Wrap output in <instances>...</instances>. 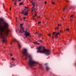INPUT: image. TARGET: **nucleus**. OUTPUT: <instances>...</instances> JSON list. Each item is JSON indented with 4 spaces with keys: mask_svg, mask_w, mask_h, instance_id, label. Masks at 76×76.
I'll return each mask as SVG.
<instances>
[{
    "mask_svg": "<svg viewBox=\"0 0 76 76\" xmlns=\"http://www.w3.org/2000/svg\"><path fill=\"white\" fill-rule=\"evenodd\" d=\"M20 20H22V19H20Z\"/></svg>",
    "mask_w": 76,
    "mask_h": 76,
    "instance_id": "nucleus-44",
    "label": "nucleus"
},
{
    "mask_svg": "<svg viewBox=\"0 0 76 76\" xmlns=\"http://www.w3.org/2000/svg\"><path fill=\"white\" fill-rule=\"evenodd\" d=\"M12 44V43H11V44Z\"/></svg>",
    "mask_w": 76,
    "mask_h": 76,
    "instance_id": "nucleus-50",
    "label": "nucleus"
},
{
    "mask_svg": "<svg viewBox=\"0 0 76 76\" xmlns=\"http://www.w3.org/2000/svg\"><path fill=\"white\" fill-rule=\"evenodd\" d=\"M16 31H17V30H16Z\"/></svg>",
    "mask_w": 76,
    "mask_h": 76,
    "instance_id": "nucleus-52",
    "label": "nucleus"
},
{
    "mask_svg": "<svg viewBox=\"0 0 76 76\" xmlns=\"http://www.w3.org/2000/svg\"><path fill=\"white\" fill-rule=\"evenodd\" d=\"M33 20H34V19H35L34 18H33Z\"/></svg>",
    "mask_w": 76,
    "mask_h": 76,
    "instance_id": "nucleus-41",
    "label": "nucleus"
},
{
    "mask_svg": "<svg viewBox=\"0 0 76 76\" xmlns=\"http://www.w3.org/2000/svg\"><path fill=\"white\" fill-rule=\"evenodd\" d=\"M15 19H17V18H15Z\"/></svg>",
    "mask_w": 76,
    "mask_h": 76,
    "instance_id": "nucleus-40",
    "label": "nucleus"
},
{
    "mask_svg": "<svg viewBox=\"0 0 76 76\" xmlns=\"http://www.w3.org/2000/svg\"><path fill=\"white\" fill-rule=\"evenodd\" d=\"M48 37H50L51 36V34H49L48 35Z\"/></svg>",
    "mask_w": 76,
    "mask_h": 76,
    "instance_id": "nucleus-19",
    "label": "nucleus"
},
{
    "mask_svg": "<svg viewBox=\"0 0 76 76\" xmlns=\"http://www.w3.org/2000/svg\"><path fill=\"white\" fill-rule=\"evenodd\" d=\"M25 31L24 30V29L22 27H21L20 28V30L19 31V32L20 33H23V32H25Z\"/></svg>",
    "mask_w": 76,
    "mask_h": 76,
    "instance_id": "nucleus-7",
    "label": "nucleus"
},
{
    "mask_svg": "<svg viewBox=\"0 0 76 76\" xmlns=\"http://www.w3.org/2000/svg\"><path fill=\"white\" fill-rule=\"evenodd\" d=\"M46 69L47 70V71H48V70H50V68L48 66H47L46 67Z\"/></svg>",
    "mask_w": 76,
    "mask_h": 76,
    "instance_id": "nucleus-11",
    "label": "nucleus"
},
{
    "mask_svg": "<svg viewBox=\"0 0 76 76\" xmlns=\"http://www.w3.org/2000/svg\"><path fill=\"white\" fill-rule=\"evenodd\" d=\"M44 65H45V66H47L48 65V64H45Z\"/></svg>",
    "mask_w": 76,
    "mask_h": 76,
    "instance_id": "nucleus-22",
    "label": "nucleus"
},
{
    "mask_svg": "<svg viewBox=\"0 0 76 76\" xmlns=\"http://www.w3.org/2000/svg\"><path fill=\"white\" fill-rule=\"evenodd\" d=\"M55 30H58V27H56V28H55Z\"/></svg>",
    "mask_w": 76,
    "mask_h": 76,
    "instance_id": "nucleus-17",
    "label": "nucleus"
},
{
    "mask_svg": "<svg viewBox=\"0 0 76 76\" xmlns=\"http://www.w3.org/2000/svg\"><path fill=\"white\" fill-rule=\"evenodd\" d=\"M39 69H43V67L41 65H40L39 66Z\"/></svg>",
    "mask_w": 76,
    "mask_h": 76,
    "instance_id": "nucleus-12",
    "label": "nucleus"
},
{
    "mask_svg": "<svg viewBox=\"0 0 76 76\" xmlns=\"http://www.w3.org/2000/svg\"><path fill=\"white\" fill-rule=\"evenodd\" d=\"M18 1H21V0H18Z\"/></svg>",
    "mask_w": 76,
    "mask_h": 76,
    "instance_id": "nucleus-39",
    "label": "nucleus"
},
{
    "mask_svg": "<svg viewBox=\"0 0 76 76\" xmlns=\"http://www.w3.org/2000/svg\"><path fill=\"white\" fill-rule=\"evenodd\" d=\"M23 2L20 3L19 4V5H23Z\"/></svg>",
    "mask_w": 76,
    "mask_h": 76,
    "instance_id": "nucleus-14",
    "label": "nucleus"
},
{
    "mask_svg": "<svg viewBox=\"0 0 76 76\" xmlns=\"http://www.w3.org/2000/svg\"><path fill=\"white\" fill-rule=\"evenodd\" d=\"M33 43H34V44H37V45H39V43H37V42H33Z\"/></svg>",
    "mask_w": 76,
    "mask_h": 76,
    "instance_id": "nucleus-13",
    "label": "nucleus"
},
{
    "mask_svg": "<svg viewBox=\"0 0 76 76\" xmlns=\"http://www.w3.org/2000/svg\"><path fill=\"white\" fill-rule=\"evenodd\" d=\"M46 3H47V2L45 1V4H46Z\"/></svg>",
    "mask_w": 76,
    "mask_h": 76,
    "instance_id": "nucleus-28",
    "label": "nucleus"
},
{
    "mask_svg": "<svg viewBox=\"0 0 76 76\" xmlns=\"http://www.w3.org/2000/svg\"><path fill=\"white\" fill-rule=\"evenodd\" d=\"M2 26H4V28H2V29L0 30L1 33L0 34V36L1 38L3 39L2 41L3 42H6L7 40L6 39L4 38V36H3V32H4L6 34V35H8L9 32V30L7 28L9 25L8 23L4 22L2 23Z\"/></svg>",
    "mask_w": 76,
    "mask_h": 76,
    "instance_id": "nucleus-2",
    "label": "nucleus"
},
{
    "mask_svg": "<svg viewBox=\"0 0 76 76\" xmlns=\"http://www.w3.org/2000/svg\"><path fill=\"white\" fill-rule=\"evenodd\" d=\"M39 35L40 36H42V34H39Z\"/></svg>",
    "mask_w": 76,
    "mask_h": 76,
    "instance_id": "nucleus-24",
    "label": "nucleus"
},
{
    "mask_svg": "<svg viewBox=\"0 0 76 76\" xmlns=\"http://www.w3.org/2000/svg\"><path fill=\"white\" fill-rule=\"evenodd\" d=\"M37 53H43L45 54L47 56H48L50 53V50L44 49V48L42 46H39L37 48Z\"/></svg>",
    "mask_w": 76,
    "mask_h": 76,
    "instance_id": "nucleus-3",
    "label": "nucleus"
},
{
    "mask_svg": "<svg viewBox=\"0 0 76 76\" xmlns=\"http://www.w3.org/2000/svg\"><path fill=\"white\" fill-rule=\"evenodd\" d=\"M31 3H32V5L33 6V7L32 8V9L33 10H35V3L32 1H31Z\"/></svg>",
    "mask_w": 76,
    "mask_h": 76,
    "instance_id": "nucleus-9",
    "label": "nucleus"
},
{
    "mask_svg": "<svg viewBox=\"0 0 76 76\" xmlns=\"http://www.w3.org/2000/svg\"><path fill=\"white\" fill-rule=\"evenodd\" d=\"M23 24H20V26H21V27H22V26H23Z\"/></svg>",
    "mask_w": 76,
    "mask_h": 76,
    "instance_id": "nucleus-18",
    "label": "nucleus"
},
{
    "mask_svg": "<svg viewBox=\"0 0 76 76\" xmlns=\"http://www.w3.org/2000/svg\"><path fill=\"white\" fill-rule=\"evenodd\" d=\"M68 1V2H69V1Z\"/></svg>",
    "mask_w": 76,
    "mask_h": 76,
    "instance_id": "nucleus-46",
    "label": "nucleus"
},
{
    "mask_svg": "<svg viewBox=\"0 0 76 76\" xmlns=\"http://www.w3.org/2000/svg\"><path fill=\"white\" fill-rule=\"evenodd\" d=\"M65 9H66V8H64L63 9V10H65Z\"/></svg>",
    "mask_w": 76,
    "mask_h": 76,
    "instance_id": "nucleus-29",
    "label": "nucleus"
},
{
    "mask_svg": "<svg viewBox=\"0 0 76 76\" xmlns=\"http://www.w3.org/2000/svg\"><path fill=\"white\" fill-rule=\"evenodd\" d=\"M11 64V65H13V66H16V65H12V64Z\"/></svg>",
    "mask_w": 76,
    "mask_h": 76,
    "instance_id": "nucleus-31",
    "label": "nucleus"
},
{
    "mask_svg": "<svg viewBox=\"0 0 76 76\" xmlns=\"http://www.w3.org/2000/svg\"><path fill=\"white\" fill-rule=\"evenodd\" d=\"M52 4H55V2H52Z\"/></svg>",
    "mask_w": 76,
    "mask_h": 76,
    "instance_id": "nucleus-26",
    "label": "nucleus"
},
{
    "mask_svg": "<svg viewBox=\"0 0 76 76\" xmlns=\"http://www.w3.org/2000/svg\"><path fill=\"white\" fill-rule=\"evenodd\" d=\"M26 18V17H23V19H24V20Z\"/></svg>",
    "mask_w": 76,
    "mask_h": 76,
    "instance_id": "nucleus-27",
    "label": "nucleus"
},
{
    "mask_svg": "<svg viewBox=\"0 0 76 76\" xmlns=\"http://www.w3.org/2000/svg\"><path fill=\"white\" fill-rule=\"evenodd\" d=\"M12 41L14 42H17L18 43V47L19 48H20L21 47V46H20V44H19V41H18L16 40V39H15L14 40H12Z\"/></svg>",
    "mask_w": 76,
    "mask_h": 76,
    "instance_id": "nucleus-6",
    "label": "nucleus"
},
{
    "mask_svg": "<svg viewBox=\"0 0 76 76\" xmlns=\"http://www.w3.org/2000/svg\"><path fill=\"white\" fill-rule=\"evenodd\" d=\"M36 15H37V14H35V16H36Z\"/></svg>",
    "mask_w": 76,
    "mask_h": 76,
    "instance_id": "nucleus-38",
    "label": "nucleus"
},
{
    "mask_svg": "<svg viewBox=\"0 0 76 76\" xmlns=\"http://www.w3.org/2000/svg\"><path fill=\"white\" fill-rule=\"evenodd\" d=\"M35 13H36V11H35Z\"/></svg>",
    "mask_w": 76,
    "mask_h": 76,
    "instance_id": "nucleus-49",
    "label": "nucleus"
},
{
    "mask_svg": "<svg viewBox=\"0 0 76 76\" xmlns=\"http://www.w3.org/2000/svg\"><path fill=\"white\" fill-rule=\"evenodd\" d=\"M26 8H27V7H25V9H26Z\"/></svg>",
    "mask_w": 76,
    "mask_h": 76,
    "instance_id": "nucleus-34",
    "label": "nucleus"
},
{
    "mask_svg": "<svg viewBox=\"0 0 76 76\" xmlns=\"http://www.w3.org/2000/svg\"><path fill=\"white\" fill-rule=\"evenodd\" d=\"M60 32H61V31H60Z\"/></svg>",
    "mask_w": 76,
    "mask_h": 76,
    "instance_id": "nucleus-47",
    "label": "nucleus"
},
{
    "mask_svg": "<svg viewBox=\"0 0 76 76\" xmlns=\"http://www.w3.org/2000/svg\"><path fill=\"white\" fill-rule=\"evenodd\" d=\"M10 10H11V7H10Z\"/></svg>",
    "mask_w": 76,
    "mask_h": 76,
    "instance_id": "nucleus-36",
    "label": "nucleus"
},
{
    "mask_svg": "<svg viewBox=\"0 0 76 76\" xmlns=\"http://www.w3.org/2000/svg\"><path fill=\"white\" fill-rule=\"evenodd\" d=\"M3 18H0V24L1 25H0V26H2V23H1L2 22H3Z\"/></svg>",
    "mask_w": 76,
    "mask_h": 76,
    "instance_id": "nucleus-10",
    "label": "nucleus"
},
{
    "mask_svg": "<svg viewBox=\"0 0 76 76\" xmlns=\"http://www.w3.org/2000/svg\"><path fill=\"white\" fill-rule=\"evenodd\" d=\"M36 34H37V33H36Z\"/></svg>",
    "mask_w": 76,
    "mask_h": 76,
    "instance_id": "nucleus-48",
    "label": "nucleus"
},
{
    "mask_svg": "<svg viewBox=\"0 0 76 76\" xmlns=\"http://www.w3.org/2000/svg\"><path fill=\"white\" fill-rule=\"evenodd\" d=\"M52 38H53V39H54V36H53V37H52Z\"/></svg>",
    "mask_w": 76,
    "mask_h": 76,
    "instance_id": "nucleus-32",
    "label": "nucleus"
},
{
    "mask_svg": "<svg viewBox=\"0 0 76 76\" xmlns=\"http://www.w3.org/2000/svg\"><path fill=\"white\" fill-rule=\"evenodd\" d=\"M10 56H12V54H10Z\"/></svg>",
    "mask_w": 76,
    "mask_h": 76,
    "instance_id": "nucleus-35",
    "label": "nucleus"
},
{
    "mask_svg": "<svg viewBox=\"0 0 76 76\" xmlns=\"http://www.w3.org/2000/svg\"><path fill=\"white\" fill-rule=\"evenodd\" d=\"M33 10H32H32H31V12H33Z\"/></svg>",
    "mask_w": 76,
    "mask_h": 76,
    "instance_id": "nucleus-37",
    "label": "nucleus"
},
{
    "mask_svg": "<svg viewBox=\"0 0 76 76\" xmlns=\"http://www.w3.org/2000/svg\"><path fill=\"white\" fill-rule=\"evenodd\" d=\"M24 33L25 36H26V37H24V38H27V37H28V36H29V37H31V33H30L28 32H27V31H25Z\"/></svg>",
    "mask_w": 76,
    "mask_h": 76,
    "instance_id": "nucleus-5",
    "label": "nucleus"
},
{
    "mask_svg": "<svg viewBox=\"0 0 76 76\" xmlns=\"http://www.w3.org/2000/svg\"><path fill=\"white\" fill-rule=\"evenodd\" d=\"M69 31V28H67V29H66V31Z\"/></svg>",
    "mask_w": 76,
    "mask_h": 76,
    "instance_id": "nucleus-21",
    "label": "nucleus"
},
{
    "mask_svg": "<svg viewBox=\"0 0 76 76\" xmlns=\"http://www.w3.org/2000/svg\"><path fill=\"white\" fill-rule=\"evenodd\" d=\"M47 19V20H49V19Z\"/></svg>",
    "mask_w": 76,
    "mask_h": 76,
    "instance_id": "nucleus-45",
    "label": "nucleus"
},
{
    "mask_svg": "<svg viewBox=\"0 0 76 76\" xmlns=\"http://www.w3.org/2000/svg\"><path fill=\"white\" fill-rule=\"evenodd\" d=\"M16 2H15V3H14V5H16Z\"/></svg>",
    "mask_w": 76,
    "mask_h": 76,
    "instance_id": "nucleus-33",
    "label": "nucleus"
},
{
    "mask_svg": "<svg viewBox=\"0 0 76 76\" xmlns=\"http://www.w3.org/2000/svg\"><path fill=\"white\" fill-rule=\"evenodd\" d=\"M73 15H72V16H71V18H73Z\"/></svg>",
    "mask_w": 76,
    "mask_h": 76,
    "instance_id": "nucleus-30",
    "label": "nucleus"
},
{
    "mask_svg": "<svg viewBox=\"0 0 76 76\" xmlns=\"http://www.w3.org/2000/svg\"><path fill=\"white\" fill-rule=\"evenodd\" d=\"M17 1H18V0H15V3H16Z\"/></svg>",
    "mask_w": 76,
    "mask_h": 76,
    "instance_id": "nucleus-25",
    "label": "nucleus"
},
{
    "mask_svg": "<svg viewBox=\"0 0 76 76\" xmlns=\"http://www.w3.org/2000/svg\"><path fill=\"white\" fill-rule=\"evenodd\" d=\"M54 34H55V38H57V37H58V35L60 33L59 32H58V33H56V32H53V35H54Z\"/></svg>",
    "mask_w": 76,
    "mask_h": 76,
    "instance_id": "nucleus-8",
    "label": "nucleus"
},
{
    "mask_svg": "<svg viewBox=\"0 0 76 76\" xmlns=\"http://www.w3.org/2000/svg\"><path fill=\"white\" fill-rule=\"evenodd\" d=\"M39 42H40L41 43H42V40H40V39L39 40Z\"/></svg>",
    "mask_w": 76,
    "mask_h": 76,
    "instance_id": "nucleus-16",
    "label": "nucleus"
},
{
    "mask_svg": "<svg viewBox=\"0 0 76 76\" xmlns=\"http://www.w3.org/2000/svg\"><path fill=\"white\" fill-rule=\"evenodd\" d=\"M61 26V25L60 24H58V26Z\"/></svg>",
    "mask_w": 76,
    "mask_h": 76,
    "instance_id": "nucleus-20",
    "label": "nucleus"
},
{
    "mask_svg": "<svg viewBox=\"0 0 76 76\" xmlns=\"http://www.w3.org/2000/svg\"><path fill=\"white\" fill-rule=\"evenodd\" d=\"M22 53L23 56H25V59L27 60L28 57L29 58L28 61V65L30 67H32L35 66L36 64H38V62L34 61L33 59V57L31 54L28 53V50L26 49H23L22 50Z\"/></svg>",
    "mask_w": 76,
    "mask_h": 76,
    "instance_id": "nucleus-1",
    "label": "nucleus"
},
{
    "mask_svg": "<svg viewBox=\"0 0 76 76\" xmlns=\"http://www.w3.org/2000/svg\"><path fill=\"white\" fill-rule=\"evenodd\" d=\"M11 60H13V61H14L15 59V58H12Z\"/></svg>",
    "mask_w": 76,
    "mask_h": 76,
    "instance_id": "nucleus-15",
    "label": "nucleus"
},
{
    "mask_svg": "<svg viewBox=\"0 0 76 76\" xmlns=\"http://www.w3.org/2000/svg\"><path fill=\"white\" fill-rule=\"evenodd\" d=\"M41 23V21H39L38 22V23H39H39Z\"/></svg>",
    "mask_w": 76,
    "mask_h": 76,
    "instance_id": "nucleus-23",
    "label": "nucleus"
},
{
    "mask_svg": "<svg viewBox=\"0 0 76 76\" xmlns=\"http://www.w3.org/2000/svg\"><path fill=\"white\" fill-rule=\"evenodd\" d=\"M34 17H35V16H34L33 17V18H34Z\"/></svg>",
    "mask_w": 76,
    "mask_h": 76,
    "instance_id": "nucleus-43",
    "label": "nucleus"
},
{
    "mask_svg": "<svg viewBox=\"0 0 76 76\" xmlns=\"http://www.w3.org/2000/svg\"><path fill=\"white\" fill-rule=\"evenodd\" d=\"M28 10H24L22 11V12L21 13L22 14H24V15L25 16H27L28 15Z\"/></svg>",
    "mask_w": 76,
    "mask_h": 76,
    "instance_id": "nucleus-4",
    "label": "nucleus"
},
{
    "mask_svg": "<svg viewBox=\"0 0 76 76\" xmlns=\"http://www.w3.org/2000/svg\"><path fill=\"white\" fill-rule=\"evenodd\" d=\"M37 18H39V17Z\"/></svg>",
    "mask_w": 76,
    "mask_h": 76,
    "instance_id": "nucleus-51",
    "label": "nucleus"
},
{
    "mask_svg": "<svg viewBox=\"0 0 76 76\" xmlns=\"http://www.w3.org/2000/svg\"><path fill=\"white\" fill-rule=\"evenodd\" d=\"M13 1H14V0H12Z\"/></svg>",
    "mask_w": 76,
    "mask_h": 76,
    "instance_id": "nucleus-42",
    "label": "nucleus"
}]
</instances>
